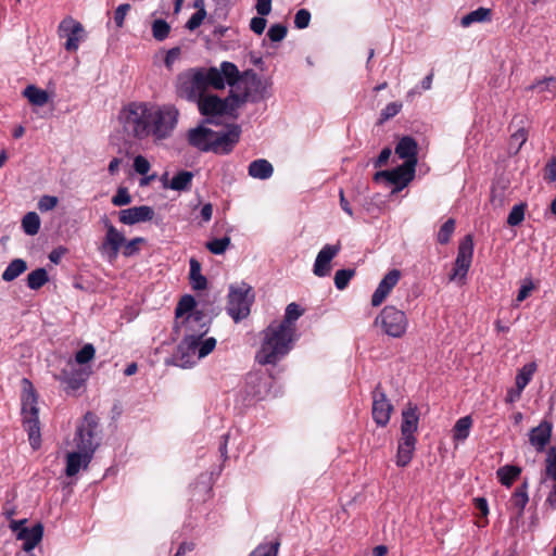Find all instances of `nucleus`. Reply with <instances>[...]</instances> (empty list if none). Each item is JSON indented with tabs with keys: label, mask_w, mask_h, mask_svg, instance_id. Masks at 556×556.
<instances>
[{
	"label": "nucleus",
	"mask_w": 556,
	"mask_h": 556,
	"mask_svg": "<svg viewBox=\"0 0 556 556\" xmlns=\"http://www.w3.org/2000/svg\"><path fill=\"white\" fill-rule=\"evenodd\" d=\"M155 215L154 210L148 205L124 208L118 212V220L124 225H135L150 222Z\"/></svg>",
	"instance_id": "obj_19"
},
{
	"label": "nucleus",
	"mask_w": 556,
	"mask_h": 556,
	"mask_svg": "<svg viewBox=\"0 0 556 556\" xmlns=\"http://www.w3.org/2000/svg\"><path fill=\"white\" fill-rule=\"evenodd\" d=\"M472 426V418L465 416L459 418L453 427V439L454 441H464L469 437L470 429Z\"/></svg>",
	"instance_id": "obj_39"
},
{
	"label": "nucleus",
	"mask_w": 556,
	"mask_h": 556,
	"mask_svg": "<svg viewBox=\"0 0 556 556\" xmlns=\"http://www.w3.org/2000/svg\"><path fill=\"white\" fill-rule=\"evenodd\" d=\"M534 286L531 279H525L516 298L517 304L525 301L533 290Z\"/></svg>",
	"instance_id": "obj_60"
},
{
	"label": "nucleus",
	"mask_w": 556,
	"mask_h": 556,
	"mask_svg": "<svg viewBox=\"0 0 556 556\" xmlns=\"http://www.w3.org/2000/svg\"><path fill=\"white\" fill-rule=\"evenodd\" d=\"M230 237L215 238L205 243V248L215 255H220L226 252L230 245Z\"/></svg>",
	"instance_id": "obj_44"
},
{
	"label": "nucleus",
	"mask_w": 556,
	"mask_h": 556,
	"mask_svg": "<svg viewBox=\"0 0 556 556\" xmlns=\"http://www.w3.org/2000/svg\"><path fill=\"white\" fill-rule=\"evenodd\" d=\"M311 21V13L306 9H300L294 16V26L299 29L306 28Z\"/></svg>",
	"instance_id": "obj_57"
},
{
	"label": "nucleus",
	"mask_w": 556,
	"mask_h": 556,
	"mask_svg": "<svg viewBox=\"0 0 556 556\" xmlns=\"http://www.w3.org/2000/svg\"><path fill=\"white\" fill-rule=\"evenodd\" d=\"M392 412L393 405L387 399L381 384L378 383L372 391V418L375 422L380 427H386L390 421Z\"/></svg>",
	"instance_id": "obj_17"
},
{
	"label": "nucleus",
	"mask_w": 556,
	"mask_h": 556,
	"mask_svg": "<svg viewBox=\"0 0 556 556\" xmlns=\"http://www.w3.org/2000/svg\"><path fill=\"white\" fill-rule=\"evenodd\" d=\"M552 428V424L544 420L538 427L531 429L529 433V441L535 447L536 452H543L549 443Z\"/></svg>",
	"instance_id": "obj_22"
},
{
	"label": "nucleus",
	"mask_w": 556,
	"mask_h": 556,
	"mask_svg": "<svg viewBox=\"0 0 556 556\" xmlns=\"http://www.w3.org/2000/svg\"><path fill=\"white\" fill-rule=\"evenodd\" d=\"M248 172L251 177L265 180L273 176L274 167L267 160L258 159L250 163Z\"/></svg>",
	"instance_id": "obj_30"
},
{
	"label": "nucleus",
	"mask_w": 556,
	"mask_h": 556,
	"mask_svg": "<svg viewBox=\"0 0 556 556\" xmlns=\"http://www.w3.org/2000/svg\"><path fill=\"white\" fill-rule=\"evenodd\" d=\"M402 109V103L391 102L387 104V106L381 111L380 114V123H383L392 117H394Z\"/></svg>",
	"instance_id": "obj_56"
},
{
	"label": "nucleus",
	"mask_w": 556,
	"mask_h": 556,
	"mask_svg": "<svg viewBox=\"0 0 556 556\" xmlns=\"http://www.w3.org/2000/svg\"><path fill=\"white\" fill-rule=\"evenodd\" d=\"M545 472L554 481L552 490L545 500V505L554 510L556 509V446H552L547 452Z\"/></svg>",
	"instance_id": "obj_23"
},
{
	"label": "nucleus",
	"mask_w": 556,
	"mask_h": 556,
	"mask_svg": "<svg viewBox=\"0 0 556 556\" xmlns=\"http://www.w3.org/2000/svg\"><path fill=\"white\" fill-rule=\"evenodd\" d=\"M215 346L216 340L214 338L200 340L182 337L175 353V361L180 367H191L197 361L208 355Z\"/></svg>",
	"instance_id": "obj_6"
},
{
	"label": "nucleus",
	"mask_w": 556,
	"mask_h": 556,
	"mask_svg": "<svg viewBox=\"0 0 556 556\" xmlns=\"http://www.w3.org/2000/svg\"><path fill=\"white\" fill-rule=\"evenodd\" d=\"M279 546V540H275L269 543H262L249 556H277Z\"/></svg>",
	"instance_id": "obj_45"
},
{
	"label": "nucleus",
	"mask_w": 556,
	"mask_h": 556,
	"mask_svg": "<svg viewBox=\"0 0 556 556\" xmlns=\"http://www.w3.org/2000/svg\"><path fill=\"white\" fill-rule=\"evenodd\" d=\"M415 172V167L402 164L390 170L389 184L394 185L396 190H401L414 179Z\"/></svg>",
	"instance_id": "obj_25"
},
{
	"label": "nucleus",
	"mask_w": 556,
	"mask_h": 556,
	"mask_svg": "<svg viewBox=\"0 0 556 556\" xmlns=\"http://www.w3.org/2000/svg\"><path fill=\"white\" fill-rule=\"evenodd\" d=\"M49 281L48 273L45 268H37L27 276V287L31 290H38Z\"/></svg>",
	"instance_id": "obj_41"
},
{
	"label": "nucleus",
	"mask_w": 556,
	"mask_h": 556,
	"mask_svg": "<svg viewBox=\"0 0 556 556\" xmlns=\"http://www.w3.org/2000/svg\"><path fill=\"white\" fill-rule=\"evenodd\" d=\"M527 89L528 90H539L540 92H543L545 90L554 91L556 89V78L553 76L545 77L543 79H540V80L533 83Z\"/></svg>",
	"instance_id": "obj_52"
},
{
	"label": "nucleus",
	"mask_w": 556,
	"mask_h": 556,
	"mask_svg": "<svg viewBox=\"0 0 556 556\" xmlns=\"http://www.w3.org/2000/svg\"><path fill=\"white\" fill-rule=\"evenodd\" d=\"M84 466L85 468L88 466L86 465V453H83L78 450V452H71L66 456V469L65 473L67 477L75 476L79 469Z\"/></svg>",
	"instance_id": "obj_32"
},
{
	"label": "nucleus",
	"mask_w": 556,
	"mask_h": 556,
	"mask_svg": "<svg viewBox=\"0 0 556 556\" xmlns=\"http://www.w3.org/2000/svg\"><path fill=\"white\" fill-rule=\"evenodd\" d=\"M88 376L89 371L86 369L72 368L71 370L63 369L56 379L63 383H66L67 390L76 391L84 386Z\"/></svg>",
	"instance_id": "obj_24"
},
{
	"label": "nucleus",
	"mask_w": 556,
	"mask_h": 556,
	"mask_svg": "<svg viewBox=\"0 0 556 556\" xmlns=\"http://www.w3.org/2000/svg\"><path fill=\"white\" fill-rule=\"evenodd\" d=\"M419 415L417 406L408 405L402 412V425L401 433L402 437H415V432L418 429Z\"/></svg>",
	"instance_id": "obj_26"
},
{
	"label": "nucleus",
	"mask_w": 556,
	"mask_h": 556,
	"mask_svg": "<svg viewBox=\"0 0 556 556\" xmlns=\"http://www.w3.org/2000/svg\"><path fill=\"white\" fill-rule=\"evenodd\" d=\"M416 438L415 437H402L396 453V465L399 467L407 466L414 455L415 446H416Z\"/></svg>",
	"instance_id": "obj_27"
},
{
	"label": "nucleus",
	"mask_w": 556,
	"mask_h": 556,
	"mask_svg": "<svg viewBox=\"0 0 556 556\" xmlns=\"http://www.w3.org/2000/svg\"><path fill=\"white\" fill-rule=\"evenodd\" d=\"M192 178L193 174L191 172L181 170L172 178L168 187L176 191H187L191 187Z\"/></svg>",
	"instance_id": "obj_38"
},
{
	"label": "nucleus",
	"mask_w": 556,
	"mask_h": 556,
	"mask_svg": "<svg viewBox=\"0 0 556 556\" xmlns=\"http://www.w3.org/2000/svg\"><path fill=\"white\" fill-rule=\"evenodd\" d=\"M240 78L238 67L231 62H223L220 70L216 67H198L180 73L177 76V94L191 102H197L204 96L208 87L224 89L225 83L233 86Z\"/></svg>",
	"instance_id": "obj_1"
},
{
	"label": "nucleus",
	"mask_w": 556,
	"mask_h": 556,
	"mask_svg": "<svg viewBox=\"0 0 556 556\" xmlns=\"http://www.w3.org/2000/svg\"><path fill=\"white\" fill-rule=\"evenodd\" d=\"M206 17V11H197L191 15V17L186 23V28L189 30H194L203 23Z\"/></svg>",
	"instance_id": "obj_59"
},
{
	"label": "nucleus",
	"mask_w": 556,
	"mask_h": 556,
	"mask_svg": "<svg viewBox=\"0 0 556 556\" xmlns=\"http://www.w3.org/2000/svg\"><path fill=\"white\" fill-rule=\"evenodd\" d=\"M241 129L230 125L226 131L217 132L204 126L188 130V143L202 152L212 151L219 154L230 153L240 139Z\"/></svg>",
	"instance_id": "obj_2"
},
{
	"label": "nucleus",
	"mask_w": 556,
	"mask_h": 556,
	"mask_svg": "<svg viewBox=\"0 0 556 556\" xmlns=\"http://www.w3.org/2000/svg\"><path fill=\"white\" fill-rule=\"evenodd\" d=\"M303 314V309L296 303H290L286 307L285 317L281 321H276L277 326H282L285 330H290L295 334L294 321Z\"/></svg>",
	"instance_id": "obj_31"
},
{
	"label": "nucleus",
	"mask_w": 556,
	"mask_h": 556,
	"mask_svg": "<svg viewBox=\"0 0 556 556\" xmlns=\"http://www.w3.org/2000/svg\"><path fill=\"white\" fill-rule=\"evenodd\" d=\"M101 223L103 224L106 232L100 247V251L102 254H105L110 261H113L117 257L121 248L125 242V236L111 223L106 215L101 218Z\"/></svg>",
	"instance_id": "obj_15"
},
{
	"label": "nucleus",
	"mask_w": 556,
	"mask_h": 556,
	"mask_svg": "<svg viewBox=\"0 0 556 556\" xmlns=\"http://www.w3.org/2000/svg\"><path fill=\"white\" fill-rule=\"evenodd\" d=\"M401 276L402 274L399 269H391L387 275H384L371 296L372 306H379L383 303L392 289L400 281Z\"/></svg>",
	"instance_id": "obj_20"
},
{
	"label": "nucleus",
	"mask_w": 556,
	"mask_h": 556,
	"mask_svg": "<svg viewBox=\"0 0 556 556\" xmlns=\"http://www.w3.org/2000/svg\"><path fill=\"white\" fill-rule=\"evenodd\" d=\"M491 20V10L485 8H478L475 11L464 15L460 20V24L464 27L470 26L472 23L485 22Z\"/></svg>",
	"instance_id": "obj_40"
},
{
	"label": "nucleus",
	"mask_w": 556,
	"mask_h": 556,
	"mask_svg": "<svg viewBox=\"0 0 556 556\" xmlns=\"http://www.w3.org/2000/svg\"><path fill=\"white\" fill-rule=\"evenodd\" d=\"M23 392H22V417L24 429L28 433L30 445L34 448H38L40 445V422H39V409H38V396L33 383L24 378L22 380Z\"/></svg>",
	"instance_id": "obj_5"
},
{
	"label": "nucleus",
	"mask_w": 556,
	"mask_h": 556,
	"mask_svg": "<svg viewBox=\"0 0 556 556\" xmlns=\"http://www.w3.org/2000/svg\"><path fill=\"white\" fill-rule=\"evenodd\" d=\"M59 203V199L54 195H42L38 201V210L48 212L53 210Z\"/></svg>",
	"instance_id": "obj_58"
},
{
	"label": "nucleus",
	"mask_w": 556,
	"mask_h": 556,
	"mask_svg": "<svg viewBox=\"0 0 556 556\" xmlns=\"http://www.w3.org/2000/svg\"><path fill=\"white\" fill-rule=\"evenodd\" d=\"M473 255V240L471 235H467L460 240L457 249V256L454 262L450 280L465 279L471 266Z\"/></svg>",
	"instance_id": "obj_13"
},
{
	"label": "nucleus",
	"mask_w": 556,
	"mask_h": 556,
	"mask_svg": "<svg viewBox=\"0 0 556 556\" xmlns=\"http://www.w3.org/2000/svg\"><path fill=\"white\" fill-rule=\"evenodd\" d=\"M150 163L149 161L142 156L137 155L134 160V168L135 170L140 175H146L150 170Z\"/></svg>",
	"instance_id": "obj_64"
},
{
	"label": "nucleus",
	"mask_w": 556,
	"mask_h": 556,
	"mask_svg": "<svg viewBox=\"0 0 556 556\" xmlns=\"http://www.w3.org/2000/svg\"><path fill=\"white\" fill-rule=\"evenodd\" d=\"M22 228L28 236H35L40 229V218L37 213L28 212L22 219Z\"/></svg>",
	"instance_id": "obj_42"
},
{
	"label": "nucleus",
	"mask_w": 556,
	"mask_h": 556,
	"mask_svg": "<svg viewBox=\"0 0 556 556\" xmlns=\"http://www.w3.org/2000/svg\"><path fill=\"white\" fill-rule=\"evenodd\" d=\"M94 354V346L91 343H87L78 352H76L75 362L79 365H85L93 359Z\"/></svg>",
	"instance_id": "obj_51"
},
{
	"label": "nucleus",
	"mask_w": 556,
	"mask_h": 556,
	"mask_svg": "<svg viewBox=\"0 0 556 556\" xmlns=\"http://www.w3.org/2000/svg\"><path fill=\"white\" fill-rule=\"evenodd\" d=\"M27 269V263L22 258H14L2 273V279L13 281Z\"/></svg>",
	"instance_id": "obj_36"
},
{
	"label": "nucleus",
	"mask_w": 556,
	"mask_h": 556,
	"mask_svg": "<svg viewBox=\"0 0 556 556\" xmlns=\"http://www.w3.org/2000/svg\"><path fill=\"white\" fill-rule=\"evenodd\" d=\"M23 96L27 98L33 105L37 106H43L49 101L48 92L35 85L27 86L23 91Z\"/></svg>",
	"instance_id": "obj_35"
},
{
	"label": "nucleus",
	"mask_w": 556,
	"mask_h": 556,
	"mask_svg": "<svg viewBox=\"0 0 556 556\" xmlns=\"http://www.w3.org/2000/svg\"><path fill=\"white\" fill-rule=\"evenodd\" d=\"M144 238L142 237H136V238H132L131 240L127 241L125 239V242L123 243L122 248H123V255L125 257H130V256H134L136 254L139 253L140 251V244L144 243Z\"/></svg>",
	"instance_id": "obj_50"
},
{
	"label": "nucleus",
	"mask_w": 556,
	"mask_h": 556,
	"mask_svg": "<svg viewBox=\"0 0 556 556\" xmlns=\"http://www.w3.org/2000/svg\"><path fill=\"white\" fill-rule=\"evenodd\" d=\"M395 154L404 160L405 162L403 164H406L407 166H412L416 168L418 159V144L417 141L410 137L405 136L400 139L397 144L395 146Z\"/></svg>",
	"instance_id": "obj_21"
},
{
	"label": "nucleus",
	"mask_w": 556,
	"mask_h": 556,
	"mask_svg": "<svg viewBox=\"0 0 556 556\" xmlns=\"http://www.w3.org/2000/svg\"><path fill=\"white\" fill-rule=\"evenodd\" d=\"M150 129L154 140H164L172 136L178 123L179 112L173 105H149Z\"/></svg>",
	"instance_id": "obj_7"
},
{
	"label": "nucleus",
	"mask_w": 556,
	"mask_h": 556,
	"mask_svg": "<svg viewBox=\"0 0 556 556\" xmlns=\"http://www.w3.org/2000/svg\"><path fill=\"white\" fill-rule=\"evenodd\" d=\"M521 475V468L515 465H505L496 471L498 481L507 488H510L515 480Z\"/></svg>",
	"instance_id": "obj_33"
},
{
	"label": "nucleus",
	"mask_w": 556,
	"mask_h": 556,
	"mask_svg": "<svg viewBox=\"0 0 556 556\" xmlns=\"http://www.w3.org/2000/svg\"><path fill=\"white\" fill-rule=\"evenodd\" d=\"M356 275L354 268L339 269L334 274V286L338 290H344L350 280Z\"/></svg>",
	"instance_id": "obj_46"
},
{
	"label": "nucleus",
	"mask_w": 556,
	"mask_h": 556,
	"mask_svg": "<svg viewBox=\"0 0 556 556\" xmlns=\"http://www.w3.org/2000/svg\"><path fill=\"white\" fill-rule=\"evenodd\" d=\"M341 251V243L338 242L336 244H326L318 252L314 266L313 273L317 277H326L331 271V261L339 254Z\"/></svg>",
	"instance_id": "obj_18"
},
{
	"label": "nucleus",
	"mask_w": 556,
	"mask_h": 556,
	"mask_svg": "<svg viewBox=\"0 0 556 556\" xmlns=\"http://www.w3.org/2000/svg\"><path fill=\"white\" fill-rule=\"evenodd\" d=\"M528 488L529 482L527 479H525V481L519 486H517L514 493L511 494L509 503L511 507L516 510V519L522 517L525 508L529 502Z\"/></svg>",
	"instance_id": "obj_28"
},
{
	"label": "nucleus",
	"mask_w": 556,
	"mask_h": 556,
	"mask_svg": "<svg viewBox=\"0 0 556 556\" xmlns=\"http://www.w3.org/2000/svg\"><path fill=\"white\" fill-rule=\"evenodd\" d=\"M190 283L193 290L202 291L207 287V279L201 274V264L195 260H190Z\"/></svg>",
	"instance_id": "obj_34"
},
{
	"label": "nucleus",
	"mask_w": 556,
	"mask_h": 556,
	"mask_svg": "<svg viewBox=\"0 0 556 556\" xmlns=\"http://www.w3.org/2000/svg\"><path fill=\"white\" fill-rule=\"evenodd\" d=\"M149 117V104L144 102H130L118 115L124 132L139 140L150 137Z\"/></svg>",
	"instance_id": "obj_4"
},
{
	"label": "nucleus",
	"mask_w": 556,
	"mask_h": 556,
	"mask_svg": "<svg viewBox=\"0 0 556 556\" xmlns=\"http://www.w3.org/2000/svg\"><path fill=\"white\" fill-rule=\"evenodd\" d=\"M58 33L61 38H66L64 48L68 52L76 51L79 43L86 38V31L83 24L72 16H67L61 21L58 27Z\"/></svg>",
	"instance_id": "obj_14"
},
{
	"label": "nucleus",
	"mask_w": 556,
	"mask_h": 556,
	"mask_svg": "<svg viewBox=\"0 0 556 556\" xmlns=\"http://www.w3.org/2000/svg\"><path fill=\"white\" fill-rule=\"evenodd\" d=\"M527 140H528V131L523 127L517 129L514 134H511L510 146L516 144L515 153L519 152V150L527 142Z\"/></svg>",
	"instance_id": "obj_55"
},
{
	"label": "nucleus",
	"mask_w": 556,
	"mask_h": 556,
	"mask_svg": "<svg viewBox=\"0 0 556 556\" xmlns=\"http://www.w3.org/2000/svg\"><path fill=\"white\" fill-rule=\"evenodd\" d=\"M267 21L264 16H254L250 21V28L256 35H262L266 28Z\"/></svg>",
	"instance_id": "obj_63"
},
{
	"label": "nucleus",
	"mask_w": 556,
	"mask_h": 556,
	"mask_svg": "<svg viewBox=\"0 0 556 556\" xmlns=\"http://www.w3.org/2000/svg\"><path fill=\"white\" fill-rule=\"evenodd\" d=\"M169 31L170 26L165 20L157 18L152 23V35L155 40H165L168 37Z\"/></svg>",
	"instance_id": "obj_47"
},
{
	"label": "nucleus",
	"mask_w": 556,
	"mask_h": 556,
	"mask_svg": "<svg viewBox=\"0 0 556 556\" xmlns=\"http://www.w3.org/2000/svg\"><path fill=\"white\" fill-rule=\"evenodd\" d=\"M99 427V418L92 412H87L80 425L77 426L74 441L76 442L77 448L86 453V465H88L99 446L98 442H94L97 430Z\"/></svg>",
	"instance_id": "obj_9"
},
{
	"label": "nucleus",
	"mask_w": 556,
	"mask_h": 556,
	"mask_svg": "<svg viewBox=\"0 0 556 556\" xmlns=\"http://www.w3.org/2000/svg\"><path fill=\"white\" fill-rule=\"evenodd\" d=\"M254 296L252 287L245 282L229 287L227 313L236 323L249 316Z\"/></svg>",
	"instance_id": "obj_10"
},
{
	"label": "nucleus",
	"mask_w": 556,
	"mask_h": 556,
	"mask_svg": "<svg viewBox=\"0 0 556 556\" xmlns=\"http://www.w3.org/2000/svg\"><path fill=\"white\" fill-rule=\"evenodd\" d=\"M375 324L380 325L387 336L402 338L406 333L408 319L403 311L393 305H387L376 317Z\"/></svg>",
	"instance_id": "obj_11"
},
{
	"label": "nucleus",
	"mask_w": 556,
	"mask_h": 556,
	"mask_svg": "<svg viewBox=\"0 0 556 556\" xmlns=\"http://www.w3.org/2000/svg\"><path fill=\"white\" fill-rule=\"evenodd\" d=\"M43 535V527L41 523H36L31 528H25L18 533V538L24 541L23 549L30 552L41 541Z\"/></svg>",
	"instance_id": "obj_29"
},
{
	"label": "nucleus",
	"mask_w": 556,
	"mask_h": 556,
	"mask_svg": "<svg viewBox=\"0 0 556 556\" xmlns=\"http://www.w3.org/2000/svg\"><path fill=\"white\" fill-rule=\"evenodd\" d=\"M288 28L283 24H273L267 31V37L273 42H280L286 38Z\"/></svg>",
	"instance_id": "obj_53"
},
{
	"label": "nucleus",
	"mask_w": 556,
	"mask_h": 556,
	"mask_svg": "<svg viewBox=\"0 0 556 556\" xmlns=\"http://www.w3.org/2000/svg\"><path fill=\"white\" fill-rule=\"evenodd\" d=\"M455 219L448 218L439 229L437 235V241L440 244H447L451 240L453 232L455 231Z\"/></svg>",
	"instance_id": "obj_48"
},
{
	"label": "nucleus",
	"mask_w": 556,
	"mask_h": 556,
	"mask_svg": "<svg viewBox=\"0 0 556 556\" xmlns=\"http://www.w3.org/2000/svg\"><path fill=\"white\" fill-rule=\"evenodd\" d=\"M273 383L270 372H250L247 376V392L256 400H264L270 394Z\"/></svg>",
	"instance_id": "obj_16"
},
{
	"label": "nucleus",
	"mask_w": 556,
	"mask_h": 556,
	"mask_svg": "<svg viewBox=\"0 0 556 556\" xmlns=\"http://www.w3.org/2000/svg\"><path fill=\"white\" fill-rule=\"evenodd\" d=\"M295 334L277 326L276 321L270 323L262 331L261 346L255 354V361L260 365H276L292 350Z\"/></svg>",
	"instance_id": "obj_3"
},
{
	"label": "nucleus",
	"mask_w": 556,
	"mask_h": 556,
	"mask_svg": "<svg viewBox=\"0 0 556 556\" xmlns=\"http://www.w3.org/2000/svg\"><path fill=\"white\" fill-rule=\"evenodd\" d=\"M527 210L526 203H519L513 206L507 217V224L511 227L520 225L525 219V213Z\"/></svg>",
	"instance_id": "obj_49"
},
{
	"label": "nucleus",
	"mask_w": 556,
	"mask_h": 556,
	"mask_svg": "<svg viewBox=\"0 0 556 556\" xmlns=\"http://www.w3.org/2000/svg\"><path fill=\"white\" fill-rule=\"evenodd\" d=\"M130 10V4L123 3L118 5L114 12V22L118 28L123 27L125 16L127 12Z\"/></svg>",
	"instance_id": "obj_62"
},
{
	"label": "nucleus",
	"mask_w": 556,
	"mask_h": 556,
	"mask_svg": "<svg viewBox=\"0 0 556 556\" xmlns=\"http://www.w3.org/2000/svg\"><path fill=\"white\" fill-rule=\"evenodd\" d=\"M543 178L547 182L556 181V157H552L545 164Z\"/></svg>",
	"instance_id": "obj_61"
},
{
	"label": "nucleus",
	"mask_w": 556,
	"mask_h": 556,
	"mask_svg": "<svg viewBox=\"0 0 556 556\" xmlns=\"http://www.w3.org/2000/svg\"><path fill=\"white\" fill-rule=\"evenodd\" d=\"M535 371V364L530 363L525 365L516 376V388L519 390H523L527 384L530 382L533 374Z\"/></svg>",
	"instance_id": "obj_43"
},
{
	"label": "nucleus",
	"mask_w": 556,
	"mask_h": 556,
	"mask_svg": "<svg viewBox=\"0 0 556 556\" xmlns=\"http://www.w3.org/2000/svg\"><path fill=\"white\" fill-rule=\"evenodd\" d=\"M208 318L201 311L188 314L180 321H176L174 326L177 334L200 340L208 332Z\"/></svg>",
	"instance_id": "obj_12"
},
{
	"label": "nucleus",
	"mask_w": 556,
	"mask_h": 556,
	"mask_svg": "<svg viewBox=\"0 0 556 556\" xmlns=\"http://www.w3.org/2000/svg\"><path fill=\"white\" fill-rule=\"evenodd\" d=\"M249 93L243 94L230 93L226 99H220L218 96L208 94L200 98L198 109L204 116H222L231 110L239 108L241 104L248 101Z\"/></svg>",
	"instance_id": "obj_8"
},
{
	"label": "nucleus",
	"mask_w": 556,
	"mask_h": 556,
	"mask_svg": "<svg viewBox=\"0 0 556 556\" xmlns=\"http://www.w3.org/2000/svg\"><path fill=\"white\" fill-rule=\"evenodd\" d=\"M132 198L126 187H118L116 193L112 198V204L114 206H125L130 204Z\"/></svg>",
	"instance_id": "obj_54"
},
{
	"label": "nucleus",
	"mask_w": 556,
	"mask_h": 556,
	"mask_svg": "<svg viewBox=\"0 0 556 556\" xmlns=\"http://www.w3.org/2000/svg\"><path fill=\"white\" fill-rule=\"evenodd\" d=\"M195 305L197 302L192 295L186 294L181 296L175 308L176 321H179L180 318L186 317L188 314L194 313Z\"/></svg>",
	"instance_id": "obj_37"
}]
</instances>
